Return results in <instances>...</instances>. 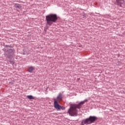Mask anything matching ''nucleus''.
<instances>
[{
	"label": "nucleus",
	"mask_w": 125,
	"mask_h": 125,
	"mask_svg": "<svg viewBox=\"0 0 125 125\" xmlns=\"http://www.w3.org/2000/svg\"><path fill=\"white\" fill-rule=\"evenodd\" d=\"M27 98L28 99H30V100H35V97L32 96V95H28L27 96Z\"/></svg>",
	"instance_id": "10"
},
{
	"label": "nucleus",
	"mask_w": 125,
	"mask_h": 125,
	"mask_svg": "<svg viewBox=\"0 0 125 125\" xmlns=\"http://www.w3.org/2000/svg\"><path fill=\"white\" fill-rule=\"evenodd\" d=\"M85 102H87V99L81 102L78 104H70L67 113L71 117H77L78 116V110L77 109H81L82 105H83Z\"/></svg>",
	"instance_id": "1"
},
{
	"label": "nucleus",
	"mask_w": 125,
	"mask_h": 125,
	"mask_svg": "<svg viewBox=\"0 0 125 125\" xmlns=\"http://www.w3.org/2000/svg\"><path fill=\"white\" fill-rule=\"evenodd\" d=\"M98 119V118L96 116H90L88 118L83 119V121L85 125H91V124H94V122H96Z\"/></svg>",
	"instance_id": "4"
},
{
	"label": "nucleus",
	"mask_w": 125,
	"mask_h": 125,
	"mask_svg": "<svg viewBox=\"0 0 125 125\" xmlns=\"http://www.w3.org/2000/svg\"><path fill=\"white\" fill-rule=\"evenodd\" d=\"M14 6L15 7V8L17 9H20V8H21V5L18 4V3H16L14 5Z\"/></svg>",
	"instance_id": "9"
},
{
	"label": "nucleus",
	"mask_w": 125,
	"mask_h": 125,
	"mask_svg": "<svg viewBox=\"0 0 125 125\" xmlns=\"http://www.w3.org/2000/svg\"><path fill=\"white\" fill-rule=\"evenodd\" d=\"M3 46L4 47L3 49H2L3 51H4V55L5 57H6L7 58H8L10 59V58H11L14 55V54L15 53V50L14 49L12 48V46L11 45H6L4 43ZM8 47L10 49H8ZM7 48V49H6Z\"/></svg>",
	"instance_id": "2"
},
{
	"label": "nucleus",
	"mask_w": 125,
	"mask_h": 125,
	"mask_svg": "<svg viewBox=\"0 0 125 125\" xmlns=\"http://www.w3.org/2000/svg\"><path fill=\"white\" fill-rule=\"evenodd\" d=\"M34 70H35V67L30 66L28 68V72H29V73H33Z\"/></svg>",
	"instance_id": "8"
},
{
	"label": "nucleus",
	"mask_w": 125,
	"mask_h": 125,
	"mask_svg": "<svg viewBox=\"0 0 125 125\" xmlns=\"http://www.w3.org/2000/svg\"><path fill=\"white\" fill-rule=\"evenodd\" d=\"M54 107L55 109H56L57 111H60L61 105H60V104H59L58 103V102L56 101V99H54Z\"/></svg>",
	"instance_id": "5"
},
{
	"label": "nucleus",
	"mask_w": 125,
	"mask_h": 125,
	"mask_svg": "<svg viewBox=\"0 0 125 125\" xmlns=\"http://www.w3.org/2000/svg\"><path fill=\"white\" fill-rule=\"evenodd\" d=\"M44 31H45V32H46V29H44Z\"/></svg>",
	"instance_id": "15"
},
{
	"label": "nucleus",
	"mask_w": 125,
	"mask_h": 125,
	"mask_svg": "<svg viewBox=\"0 0 125 125\" xmlns=\"http://www.w3.org/2000/svg\"><path fill=\"white\" fill-rule=\"evenodd\" d=\"M61 109L62 110H65V109H66V107H65V106L61 105L60 110H61Z\"/></svg>",
	"instance_id": "11"
},
{
	"label": "nucleus",
	"mask_w": 125,
	"mask_h": 125,
	"mask_svg": "<svg viewBox=\"0 0 125 125\" xmlns=\"http://www.w3.org/2000/svg\"><path fill=\"white\" fill-rule=\"evenodd\" d=\"M116 0V3L117 5H119L121 7H122V4L125 2V1L124 0Z\"/></svg>",
	"instance_id": "6"
},
{
	"label": "nucleus",
	"mask_w": 125,
	"mask_h": 125,
	"mask_svg": "<svg viewBox=\"0 0 125 125\" xmlns=\"http://www.w3.org/2000/svg\"><path fill=\"white\" fill-rule=\"evenodd\" d=\"M9 62L12 65H13V64H14V62H13V61L10 60Z\"/></svg>",
	"instance_id": "12"
},
{
	"label": "nucleus",
	"mask_w": 125,
	"mask_h": 125,
	"mask_svg": "<svg viewBox=\"0 0 125 125\" xmlns=\"http://www.w3.org/2000/svg\"><path fill=\"white\" fill-rule=\"evenodd\" d=\"M10 83H14V81H12Z\"/></svg>",
	"instance_id": "14"
},
{
	"label": "nucleus",
	"mask_w": 125,
	"mask_h": 125,
	"mask_svg": "<svg viewBox=\"0 0 125 125\" xmlns=\"http://www.w3.org/2000/svg\"><path fill=\"white\" fill-rule=\"evenodd\" d=\"M62 94H61V93H60L58 95V96L57 97L56 101H57V102H58V101H59L60 100H62Z\"/></svg>",
	"instance_id": "7"
},
{
	"label": "nucleus",
	"mask_w": 125,
	"mask_h": 125,
	"mask_svg": "<svg viewBox=\"0 0 125 125\" xmlns=\"http://www.w3.org/2000/svg\"><path fill=\"white\" fill-rule=\"evenodd\" d=\"M46 25L51 26L53 23H56L58 20V17L55 14H50L45 16Z\"/></svg>",
	"instance_id": "3"
},
{
	"label": "nucleus",
	"mask_w": 125,
	"mask_h": 125,
	"mask_svg": "<svg viewBox=\"0 0 125 125\" xmlns=\"http://www.w3.org/2000/svg\"><path fill=\"white\" fill-rule=\"evenodd\" d=\"M83 17V18H84V17H86V15L84 14L83 15H82Z\"/></svg>",
	"instance_id": "13"
}]
</instances>
